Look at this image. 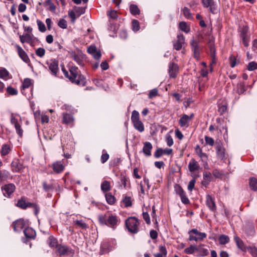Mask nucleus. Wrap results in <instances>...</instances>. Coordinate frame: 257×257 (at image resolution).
Returning a JSON list of instances; mask_svg holds the SVG:
<instances>
[{
	"instance_id": "f257e3e1",
	"label": "nucleus",
	"mask_w": 257,
	"mask_h": 257,
	"mask_svg": "<svg viewBox=\"0 0 257 257\" xmlns=\"http://www.w3.org/2000/svg\"><path fill=\"white\" fill-rule=\"evenodd\" d=\"M98 220L100 225H105L113 230L116 228L120 222L119 217L110 211L99 214L98 216Z\"/></svg>"
},
{
	"instance_id": "f03ea898",
	"label": "nucleus",
	"mask_w": 257,
	"mask_h": 257,
	"mask_svg": "<svg viewBox=\"0 0 257 257\" xmlns=\"http://www.w3.org/2000/svg\"><path fill=\"white\" fill-rule=\"evenodd\" d=\"M64 76L69 80L77 85L84 86L86 84V78L81 74H78V69L76 66H72L69 69V72L64 68H62Z\"/></svg>"
},
{
	"instance_id": "7ed1b4c3",
	"label": "nucleus",
	"mask_w": 257,
	"mask_h": 257,
	"mask_svg": "<svg viewBox=\"0 0 257 257\" xmlns=\"http://www.w3.org/2000/svg\"><path fill=\"white\" fill-rule=\"evenodd\" d=\"M141 221L136 217H130L125 221V225L129 232L137 233L139 231Z\"/></svg>"
},
{
	"instance_id": "20e7f679",
	"label": "nucleus",
	"mask_w": 257,
	"mask_h": 257,
	"mask_svg": "<svg viewBox=\"0 0 257 257\" xmlns=\"http://www.w3.org/2000/svg\"><path fill=\"white\" fill-rule=\"evenodd\" d=\"M188 234L189 235L188 239L190 241H201L207 236L205 233L201 232L196 228L190 230Z\"/></svg>"
},
{
	"instance_id": "39448f33",
	"label": "nucleus",
	"mask_w": 257,
	"mask_h": 257,
	"mask_svg": "<svg viewBox=\"0 0 257 257\" xmlns=\"http://www.w3.org/2000/svg\"><path fill=\"white\" fill-rule=\"evenodd\" d=\"M174 189L176 193L178 195L181 199V202L184 204H188L190 201L186 195V193L181 186L175 184Z\"/></svg>"
},
{
	"instance_id": "423d86ee",
	"label": "nucleus",
	"mask_w": 257,
	"mask_h": 257,
	"mask_svg": "<svg viewBox=\"0 0 257 257\" xmlns=\"http://www.w3.org/2000/svg\"><path fill=\"white\" fill-rule=\"evenodd\" d=\"M107 15L109 18L108 23H109V30L114 32L116 30V28L113 22V20H115L118 18V15L117 14V12L115 10L109 11L107 12Z\"/></svg>"
},
{
	"instance_id": "0eeeda50",
	"label": "nucleus",
	"mask_w": 257,
	"mask_h": 257,
	"mask_svg": "<svg viewBox=\"0 0 257 257\" xmlns=\"http://www.w3.org/2000/svg\"><path fill=\"white\" fill-rule=\"evenodd\" d=\"M57 251L60 255H67L73 256L74 254V250L67 245L59 244L57 246Z\"/></svg>"
},
{
	"instance_id": "6e6552de",
	"label": "nucleus",
	"mask_w": 257,
	"mask_h": 257,
	"mask_svg": "<svg viewBox=\"0 0 257 257\" xmlns=\"http://www.w3.org/2000/svg\"><path fill=\"white\" fill-rule=\"evenodd\" d=\"M191 49L193 52V56L196 60H200L201 48L198 44V42L194 40H192L190 43Z\"/></svg>"
},
{
	"instance_id": "1a4fd4ad",
	"label": "nucleus",
	"mask_w": 257,
	"mask_h": 257,
	"mask_svg": "<svg viewBox=\"0 0 257 257\" xmlns=\"http://www.w3.org/2000/svg\"><path fill=\"white\" fill-rule=\"evenodd\" d=\"M2 189L5 197H10L16 190V186L14 184L10 183L5 185L2 187Z\"/></svg>"
},
{
	"instance_id": "9d476101",
	"label": "nucleus",
	"mask_w": 257,
	"mask_h": 257,
	"mask_svg": "<svg viewBox=\"0 0 257 257\" xmlns=\"http://www.w3.org/2000/svg\"><path fill=\"white\" fill-rule=\"evenodd\" d=\"M47 64L48 65L49 70L51 71V74L55 76H57L59 71L58 62L55 59H51L47 61Z\"/></svg>"
},
{
	"instance_id": "9b49d317",
	"label": "nucleus",
	"mask_w": 257,
	"mask_h": 257,
	"mask_svg": "<svg viewBox=\"0 0 257 257\" xmlns=\"http://www.w3.org/2000/svg\"><path fill=\"white\" fill-rule=\"evenodd\" d=\"M202 3L204 8H209L211 13L215 14L217 12V6L213 0H202Z\"/></svg>"
},
{
	"instance_id": "f8f14e48",
	"label": "nucleus",
	"mask_w": 257,
	"mask_h": 257,
	"mask_svg": "<svg viewBox=\"0 0 257 257\" xmlns=\"http://www.w3.org/2000/svg\"><path fill=\"white\" fill-rule=\"evenodd\" d=\"M12 226L15 232H20L25 227V221L23 219L20 218L14 221Z\"/></svg>"
},
{
	"instance_id": "ddd939ff",
	"label": "nucleus",
	"mask_w": 257,
	"mask_h": 257,
	"mask_svg": "<svg viewBox=\"0 0 257 257\" xmlns=\"http://www.w3.org/2000/svg\"><path fill=\"white\" fill-rule=\"evenodd\" d=\"M19 57L26 63L30 62V59L25 51L18 45L15 46Z\"/></svg>"
},
{
	"instance_id": "4468645a",
	"label": "nucleus",
	"mask_w": 257,
	"mask_h": 257,
	"mask_svg": "<svg viewBox=\"0 0 257 257\" xmlns=\"http://www.w3.org/2000/svg\"><path fill=\"white\" fill-rule=\"evenodd\" d=\"M32 203L27 201V198L25 196L22 197L18 200L16 206L22 209H26L28 207H30Z\"/></svg>"
},
{
	"instance_id": "2eb2a0df",
	"label": "nucleus",
	"mask_w": 257,
	"mask_h": 257,
	"mask_svg": "<svg viewBox=\"0 0 257 257\" xmlns=\"http://www.w3.org/2000/svg\"><path fill=\"white\" fill-rule=\"evenodd\" d=\"M178 71L179 67L177 64L174 63H171L169 64L168 72L171 78H176Z\"/></svg>"
},
{
	"instance_id": "dca6fc26",
	"label": "nucleus",
	"mask_w": 257,
	"mask_h": 257,
	"mask_svg": "<svg viewBox=\"0 0 257 257\" xmlns=\"http://www.w3.org/2000/svg\"><path fill=\"white\" fill-rule=\"evenodd\" d=\"M185 43V38L182 34H179L177 36V41L174 43V48L176 50H180L182 49L183 45Z\"/></svg>"
},
{
	"instance_id": "f3484780",
	"label": "nucleus",
	"mask_w": 257,
	"mask_h": 257,
	"mask_svg": "<svg viewBox=\"0 0 257 257\" xmlns=\"http://www.w3.org/2000/svg\"><path fill=\"white\" fill-rule=\"evenodd\" d=\"M12 171L14 172H20L23 168V165L18 159H15L11 164Z\"/></svg>"
},
{
	"instance_id": "a211bd4d",
	"label": "nucleus",
	"mask_w": 257,
	"mask_h": 257,
	"mask_svg": "<svg viewBox=\"0 0 257 257\" xmlns=\"http://www.w3.org/2000/svg\"><path fill=\"white\" fill-rule=\"evenodd\" d=\"M52 169L55 173L60 174L64 171L65 166L61 161H56L52 164Z\"/></svg>"
},
{
	"instance_id": "6ab92c4d",
	"label": "nucleus",
	"mask_w": 257,
	"mask_h": 257,
	"mask_svg": "<svg viewBox=\"0 0 257 257\" xmlns=\"http://www.w3.org/2000/svg\"><path fill=\"white\" fill-rule=\"evenodd\" d=\"M206 204L209 208V209L212 211H215L216 210V206L215 203L214 199L210 195H206Z\"/></svg>"
},
{
	"instance_id": "aec40b11",
	"label": "nucleus",
	"mask_w": 257,
	"mask_h": 257,
	"mask_svg": "<svg viewBox=\"0 0 257 257\" xmlns=\"http://www.w3.org/2000/svg\"><path fill=\"white\" fill-rule=\"evenodd\" d=\"M12 176L10 172L5 169L0 170V182L12 179Z\"/></svg>"
},
{
	"instance_id": "412c9836",
	"label": "nucleus",
	"mask_w": 257,
	"mask_h": 257,
	"mask_svg": "<svg viewBox=\"0 0 257 257\" xmlns=\"http://www.w3.org/2000/svg\"><path fill=\"white\" fill-rule=\"evenodd\" d=\"M20 40L21 42L22 43H27L31 46H33L34 40L33 37L29 34L20 35Z\"/></svg>"
},
{
	"instance_id": "4be33fe9",
	"label": "nucleus",
	"mask_w": 257,
	"mask_h": 257,
	"mask_svg": "<svg viewBox=\"0 0 257 257\" xmlns=\"http://www.w3.org/2000/svg\"><path fill=\"white\" fill-rule=\"evenodd\" d=\"M190 121L188 115L184 114L182 115L179 119V124L181 127L187 128L189 125Z\"/></svg>"
},
{
	"instance_id": "5701e85b",
	"label": "nucleus",
	"mask_w": 257,
	"mask_h": 257,
	"mask_svg": "<svg viewBox=\"0 0 257 257\" xmlns=\"http://www.w3.org/2000/svg\"><path fill=\"white\" fill-rule=\"evenodd\" d=\"M152 149L153 146L150 142H146L144 143L143 152L146 157H150L151 156V151Z\"/></svg>"
},
{
	"instance_id": "b1692460",
	"label": "nucleus",
	"mask_w": 257,
	"mask_h": 257,
	"mask_svg": "<svg viewBox=\"0 0 257 257\" xmlns=\"http://www.w3.org/2000/svg\"><path fill=\"white\" fill-rule=\"evenodd\" d=\"M25 236L29 239H34L36 235V231L31 227H27L24 231Z\"/></svg>"
},
{
	"instance_id": "393cba45",
	"label": "nucleus",
	"mask_w": 257,
	"mask_h": 257,
	"mask_svg": "<svg viewBox=\"0 0 257 257\" xmlns=\"http://www.w3.org/2000/svg\"><path fill=\"white\" fill-rule=\"evenodd\" d=\"M199 168L198 163L195 159H191L188 164V169L190 172H193L199 170Z\"/></svg>"
},
{
	"instance_id": "a878e982",
	"label": "nucleus",
	"mask_w": 257,
	"mask_h": 257,
	"mask_svg": "<svg viewBox=\"0 0 257 257\" xmlns=\"http://www.w3.org/2000/svg\"><path fill=\"white\" fill-rule=\"evenodd\" d=\"M204 244H200L197 246L196 252L198 253V255L200 256H204L209 254L208 250L207 248L203 247Z\"/></svg>"
},
{
	"instance_id": "bb28decb",
	"label": "nucleus",
	"mask_w": 257,
	"mask_h": 257,
	"mask_svg": "<svg viewBox=\"0 0 257 257\" xmlns=\"http://www.w3.org/2000/svg\"><path fill=\"white\" fill-rule=\"evenodd\" d=\"M215 149L217 156L223 159L225 157V152L222 144L219 143H217L216 144Z\"/></svg>"
},
{
	"instance_id": "cd10ccee",
	"label": "nucleus",
	"mask_w": 257,
	"mask_h": 257,
	"mask_svg": "<svg viewBox=\"0 0 257 257\" xmlns=\"http://www.w3.org/2000/svg\"><path fill=\"white\" fill-rule=\"evenodd\" d=\"M234 239L237 246L242 251H246L247 247L245 246L242 240L238 236H234Z\"/></svg>"
},
{
	"instance_id": "c85d7f7f",
	"label": "nucleus",
	"mask_w": 257,
	"mask_h": 257,
	"mask_svg": "<svg viewBox=\"0 0 257 257\" xmlns=\"http://www.w3.org/2000/svg\"><path fill=\"white\" fill-rule=\"evenodd\" d=\"M72 58L80 66H83L84 63L83 58L81 56L76 54L75 52H72L71 53Z\"/></svg>"
},
{
	"instance_id": "c756f323",
	"label": "nucleus",
	"mask_w": 257,
	"mask_h": 257,
	"mask_svg": "<svg viewBox=\"0 0 257 257\" xmlns=\"http://www.w3.org/2000/svg\"><path fill=\"white\" fill-rule=\"evenodd\" d=\"M12 146L9 144H4L2 146L1 154L2 156L8 155L12 151Z\"/></svg>"
},
{
	"instance_id": "7c9ffc66",
	"label": "nucleus",
	"mask_w": 257,
	"mask_h": 257,
	"mask_svg": "<svg viewBox=\"0 0 257 257\" xmlns=\"http://www.w3.org/2000/svg\"><path fill=\"white\" fill-rule=\"evenodd\" d=\"M62 115V122L63 123L70 124L73 122L74 118L71 114L67 113H63Z\"/></svg>"
},
{
	"instance_id": "2f4dec72",
	"label": "nucleus",
	"mask_w": 257,
	"mask_h": 257,
	"mask_svg": "<svg viewBox=\"0 0 257 257\" xmlns=\"http://www.w3.org/2000/svg\"><path fill=\"white\" fill-rule=\"evenodd\" d=\"M105 197L107 203L109 205H113L116 202L115 197L110 193H107L105 194Z\"/></svg>"
},
{
	"instance_id": "473e14b6",
	"label": "nucleus",
	"mask_w": 257,
	"mask_h": 257,
	"mask_svg": "<svg viewBox=\"0 0 257 257\" xmlns=\"http://www.w3.org/2000/svg\"><path fill=\"white\" fill-rule=\"evenodd\" d=\"M111 189L110 183L109 181L105 180L101 184V190L103 192H106Z\"/></svg>"
},
{
	"instance_id": "72a5a7b5",
	"label": "nucleus",
	"mask_w": 257,
	"mask_h": 257,
	"mask_svg": "<svg viewBox=\"0 0 257 257\" xmlns=\"http://www.w3.org/2000/svg\"><path fill=\"white\" fill-rule=\"evenodd\" d=\"M246 90L245 88V84L244 82H239L237 83L236 86V92L238 94H241L243 93Z\"/></svg>"
},
{
	"instance_id": "f704fd0d",
	"label": "nucleus",
	"mask_w": 257,
	"mask_h": 257,
	"mask_svg": "<svg viewBox=\"0 0 257 257\" xmlns=\"http://www.w3.org/2000/svg\"><path fill=\"white\" fill-rule=\"evenodd\" d=\"M44 6L45 7L48 6V10L52 12H55L56 11V7L53 3L52 0H46L44 4Z\"/></svg>"
},
{
	"instance_id": "c9c22d12",
	"label": "nucleus",
	"mask_w": 257,
	"mask_h": 257,
	"mask_svg": "<svg viewBox=\"0 0 257 257\" xmlns=\"http://www.w3.org/2000/svg\"><path fill=\"white\" fill-rule=\"evenodd\" d=\"M122 201L125 207L132 206V198L130 196H128L126 195H123Z\"/></svg>"
},
{
	"instance_id": "e433bc0d",
	"label": "nucleus",
	"mask_w": 257,
	"mask_h": 257,
	"mask_svg": "<svg viewBox=\"0 0 257 257\" xmlns=\"http://www.w3.org/2000/svg\"><path fill=\"white\" fill-rule=\"evenodd\" d=\"M47 241L49 246L52 247H56L57 248V246L59 245L58 244L57 239L53 236H49Z\"/></svg>"
},
{
	"instance_id": "4c0bfd02",
	"label": "nucleus",
	"mask_w": 257,
	"mask_h": 257,
	"mask_svg": "<svg viewBox=\"0 0 257 257\" xmlns=\"http://www.w3.org/2000/svg\"><path fill=\"white\" fill-rule=\"evenodd\" d=\"M133 123L134 127L140 132H143L144 131V124L141 120L134 122Z\"/></svg>"
},
{
	"instance_id": "58836bf2",
	"label": "nucleus",
	"mask_w": 257,
	"mask_h": 257,
	"mask_svg": "<svg viewBox=\"0 0 257 257\" xmlns=\"http://www.w3.org/2000/svg\"><path fill=\"white\" fill-rule=\"evenodd\" d=\"M0 78L7 80L10 78L9 72L6 68H2L0 70Z\"/></svg>"
},
{
	"instance_id": "ea45409f",
	"label": "nucleus",
	"mask_w": 257,
	"mask_h": 257,
	"mask_svg": "<svg viewBox=\"0 0 257 257\" xmlns=\"http://www.w3.org/2000/svg\"><path fill=\"white\" fill-rule=\"evenodd\" d=\"M75 225H77L81 229H86L88 227L87 224L82 219L76 220L74 221Z\"/></svg>"
},
{
	"instance_id": "a19ab883",
	"label": "nucleus",
	"mask_w": 257,
	"mask_h": 257,
	"mask_svg": "<svg viewBox=\"0 0 257 257\" xmlns=\"http://www.w3.org/2000/svg\"><path fill=\"white\" fill-rule=\"evenodd\" d=\"M131 13L133 15H139L140 10L136 5L132 4L130 6Z\"/></svg>"
},
{
	"instance_id": "79ce46f5",
	"label": "nucleus",
	"mask_w": 257,
	"mask_h": 257,
	"mask_svg": "<svg viewBox=\"0 0 257 257\" xmlns=\"http://www.w3.org/2000/svg\"><path fill=\"white\" fill-rule=\"evenodd\" d=\"M180 29L186 33L190 32V27L187 25V23L185 22H181L179 23Z\"/></svg>"
},
{
	"instance_id": "37998d69",
	"label": "nucleus",
	"mask_w": 257,
	"mask_h": 257,
	"mask_svg": "<svg viewBox=\"0 0 257 257\" xmlns=\"http://www.w3.org/2000/svg\"><path fill=\"white\" fill-rule=\"evenodd\" d=\"M184 17L189 20L193 19V15L191 14L190 10L187 7H184L182 10Z\"/></svg>"
},
{
	"instance_id": "c03bdc74",
	"label": "nucleus",
	"mask_w": 257,
	"mask_h": 257,
	"mask_svg": "<svg viewBox=\"0 0 257 257\" xmlns=\"http://www.w3.org/2000/svg\"><path fill=\"white\" fill-rule=\"evenodd\" d=\"M248 27L246 26H243L240 30V37L243 38L249 36Z\"/></svg>"
},
{
	"instance_id": "a18cd8bd",
	"label": "nucleus",
	"mask_w": 257,
	"mask_h": 257,
	"mask_svg": "<svg viewBox=\"0 0 257 257\" xmlns=\"http://www.w3.org/2000/svg\"><path fill=\"white\" fill-rule=\"evenodd\" d=\"M196 245H190L184 249V252L188 254H193L195 251H196Z\"/></svg>"
},
{
	"instance_id": "49530a36",
	"label": "nucleus",
	"mask_w": 257,
	"mask_h": 257,
	"mask_svg": "<svg viewBox=\"0 0 257 257\" xmlns=\"http://www.w3.org/2000/svg\"><path fill=\"white\" fill-rule=\"evenodd\" d=\"M249 186L250 188L254 191H257V179L254 178H250L249 180Z\"/></svg>"
},
{
	"instance_id": "de8ad7c7",
	"label": "nucleus",
	"mask_w": 257,
	"mask_h": 257,
	"mask_svg": "<svg viewBox=\"0 0 257 257\" xmlns=\"http://www.w3.org/2000/svg\"><path fill=\"white\" fill-rule=\"evenodd\" d=\"M218 240L220 244H225L229 242V238L227 235L222 234L219 237Z\"/></svg>"
},
{
	"instance_id": "09e8293b",
	"label": "nucleus",
	"mask_w": 257,
	"mask_h": 257,
	"mask_svg": "<svg viewBox=\"0 0 257 257\" xmlns=\"http://www.w3.org/2000/svg\"><path fill=\"white\" fill-rule=\"evenodd\" d=\"M43 188L44 191L49 192L54 188L53 184H48L47 182L44 181L42 183Z\"/></svg>"
},
{
	"instance_id": "8fccbe9b",
	"label": "nucleus",
	"mask_w": 257,
	"mask_h": 257,
	"mask_svg": "<svg viewBox=\"0 0 257 257\" xmlns=\"http://www.w3.org/2000/svg\"><path fill=\"white\" fill-rule=\"evenodd\" d=\"M85 7H74V10L77 14V17L80 16L85 12Z\"/></svg>"
},
{
	"instance_id": "3c124183",
	"label": "nucleus",
	"mask_w": 257,
	"mask_h": 257,
	"mask_svg": "<svg viewBox=\"0 0 257 257\" xmlns=\"http://www.w3.org/2000/svg\"><path fill=\"white\" fill-rule=\"evenodd\" d=\"M131 120L132 122L140 120L139 113L137 110L133 111L131 116Z\"/></svg>"
},
{
	"instance_id": "603ef678",
	"label": "nucleus",
	"mask_w": 257,
	"mask_h": 257,
	"mask_svg": "<svg viewBox=\"0 0 257 257\" xmlns=\"http://www.w3.org/2000/svg\"><path fill=\"white\" fill-rule=\"evenodd\" d=\"M248 251L253 257H257V248L255 247L247 246Z\"/></svg>"
},
{
	"instance_id": "864d4df0",
	"label": "nucleus",
	"mask_w": 257,
	"mask_h": 257,
	"mask_svg": "<svg viewBox=\"0 0 257 257\" xmlns=\"http://www.w3.org/2000/svg\"><path fill=\"white\" fill-rule=\"evenodd\" d=\"M37 23L38 26L39 31L41 32H44L46 31V29L45 24L40 20H37Z\"/></svg>"
},
{
	"instance_id": "5fc2aeb1",
	"label": "nucleus",
	"mask_w": 257,
	"mask_h": 257,
	"mask_svg": "<svg viewBox=\"0 0 257 257\" xmlns=\"http://www.w3.org/2000/svg\"><path fill=\"white\" fill-rule=\"evenodd\" d=\"M7 92L10 95H16L18 94V90L11 86L7 88Z\"/></svg>"
},
{
	"instance_id": "6e6d98bb",
	"label": "nucleus",
	"mask_w": 257,
	"mask_h": 257,
	"mask_svg": "<svg viewBox=\"0 0 257 257\" xmlns=\"http://www.w3.org/2000/svg\"><path fill=\"white\" fill-rule=\"evenodd\" d=\"M132 23L133 30L135 32L139 31L140 28L139 22L136 20H134Z\"/></svg>"
},
{
	"instance_id": "4d7b16f0",
	"label": "nucleus",
	"mask_w": 257,
	"mask_h": 257,
	"mask_svg": "<svg viewBox=\"0 0 257 257\" xmlns=\"http://www.w3.org/2000/svg\"><path fill=\"white\" fill-rule=\"evenodd\" d=\"M17 134L20 137L23 136V130L21 128V126L19 123L14 125Z\"/></svg>"
},
{
	"instance_id": "13d9d810",
	"label": "nucleus",
	"mask_w": 257,
	"mask_h": 257,
	"mask_svg": "<svg viewBox=\"0 0 257 257\" xmlns=\"http://www.w3.org/2000/svg\"><path fill=\"white\" fill-rule=\"evenodd\" d=\"M58 25L62 29H66L67 27V21L64 19H61L58 22Z\"/></svg>"
},
{
	"instance_id": "bf43d9fd",
	"label": "nucleus",
	"mask_w": 257,
	"mask_h": 257,
	"mask_svg": "<svg viewBox=\"0 0 257 257\" xmlns=\"http://www.w3.org/2000/svg\"><path fill=\"white\" fill-rule=\"evenodd\" d=\"M245 232L249 236H253L254 235L255 233V229L252 226H250L248 227H247L246 229Z\"/></svg>"
},
{
	"instance_id": "052dcab7",
	"label": "nucleus",
	"mask_w": 257,
	"mask_h": 257,
	"mask_svg": "<svg viewBox=\"0 0 257 257\" xmlns=\"http://www.w3.org/2000/svg\"><path fill=\"white\" fill-rule=\"evenodd\" d=\"M36 54L40 57H43L45 54V50L43 48H39L36 50Z\"/></svg>"
},
{
	"instance_id": "680f3d73",
	"label": "nucleus",
	"mask_w": 257,
	"mask_h": 257,
	"mask_svg": "<svg viewBox=\"0 0 257 257\" xmlns=\"http://www.w3.org/2000/svg\"><path fill=\"white\" fill-rule=\"evenodd\" d=\"M206 144L210 146H213L214 144V141L211 137L205 136L204 137Z\"/></svg>"
},
{
	"instance_id": "e2e57ef3",
	"label": "nucleus",
	"mask_w": 257,
	"mask_h": 257,
	"mask_svg": "<svg viewBox=\"0 0 257 257\" xmlns=\"http://www.w3.org/2000/svg\"><path fill=\"white\" fill-rule=\"evenodd\" d=\"M247 69L249 71H253L257 69V63L254 61L250 62L248 63Z\"/></svg>"
},
{
	"instance_id": "0e129e2a",
	"label": "nucleus",
	"mask_w": 257,
	"mask_h": 257,
	"mask_svg": "<svg viewBox=\"0 0 257 257\" xmlns=\"http://www.w3.org/2000/svg\"><path fill=\"white\" fill-rule=\"evenodd\" d=\"M158 95V90L157 88H154L150 90L149 93V98H152Z\"/></svg>"
},
{
	"instance_id": "69168bd1",
	"label": "nucleus",
	"mask_w": 257,
	"mask_h": 257,
	"mask_svg": "<svg viewBox=\"0 0 257 257\" xmlns=\"http://www.w3.org/2000/svg\"><path fill=\"white\" fill-rule=\"evenodd\" d=\"M230 66L231 68H233L236 64V59L234 56L231 55L229 57Z\"/></svg>"
},
{
	"instance_id": "338daca9",
	"label": "nucleus",
	"mask_w": 257,
	"mask_h": 257,
	"mask_svg": "<svg viewBox=\"0 0 257 257\" xmlns=\"http://www.w3.org/2000/svg\"><path fill=\"white\" fill-rule=\"evenodd\" d=\"M195 182H196V180L194 178H193L191 180H190V181L189 182V183L188 184V187H187L188 190L189 191L191 192L192 191V190L194 188Z\"/></svg>"
},
{
	"instance_id": "774afa93",
	"label": "nucleus",
	"mask_w": 257,
	"mask_h": 257,
	"mask_svg": "<svg viewBox=\"0 0 257 257\" xmlns=\"http://www.w3.org/2000/svg\"><path fill=\"white\" fill-rule=\"evenodd\" d=\"M198 156L200 158V159L202 162L207 164L208 156L206 153L202 152Z\"/></svg>"
}]
</instances>
